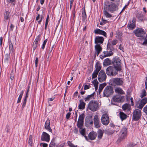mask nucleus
<instances>
[{"instance_id": "1", "label": "nucleus", "mask_w": 147, "mask_h": 147, "mask_svg": "<svg viewBox=\"0 0 147 147\" xmlns=\"http://www.w3.org/2000/svg\"><path fill=\"white\" fill-rule=\"evenodd\" d=\"M100 106L97 101L91 100L88 105V108L92 112H95L99 109Z\"/></svg>"}, {"instance_id": "2", "label": "nucleus", "mask_w": 147, "mask_h": 147, "mask_svg": "<svg viewBox=\"0 0 147 147\" xmlns=\"http://www.w3.org/2000/svg\"><path fill=\"white\" fill-rule=\"evenodd\" d=\"M119 5V3L116 2L109 3L106 5V9L109 11L113 13L118 10Z\"/></svg>"}, {"instance_id": "3", "label": "nucleus", "mask_w": 147, "mask_h": 147, "mask_svg": "<svg viewBox=\"0 0 147 147\" xmlns=\"http://www.w3.org/2000/svg\"><path fill=\"white\" fill-rule=\"evenodd\" d=\"M9 47V53L5 55L4 61L5 62L8 63L10 60V53L11 55L14 52V49L13 45L11 40L8 41Z\"/></svg>"}, {"instance_id": "4", "label": "nucleus", "mask_w": 147, "mask_h": 147, "mask_svg": "<svg viewBox=\"0 0 147 147\" xmlns=\"http://www.w3.org/2000/svg\"><path fill=\"white\" fill-rule=\"evenodd\" d=\"M133 33L136 36L140 37L142 39H144L146 34V32L141 28L136 29L133 31Z\"/></svg>"}, {"instance_id": "5", "label": "nucleus", "mask_w": 147, "mask_h": 147, "mask_svg": "<svg viewBox=\"0 0 147 147\" xmlns=\"http://www.w3.org/2000/svg\"><path fill=\"white\" fill-rule=\"evenodd\" d=\"M118 71L114 67L109 66L107 69L106 72L108 75L113 76L117 74Z\"/></svg>"}, {"instance_id": "6", "label": "nucleus", "mask_w": 147, "mask_h": 147, "mask_svg": "<svg viewBox=\"0 0 147 147\" xmlns=\"http://www.w3.org/2000/svg\"><path fill=\"white\" fill-rule=\"evenodd\" d=\"M113 64L117 71H120L121 69V60L118 58L114 59L113 61Z\"/></svg>"}, {"instance_id": "7", "label": "nucleus", "mask_w": 147, "mask_h": 147, "mask_svg": "<svg viewBox=\"0 0 147 147\" xmlns=\"http://www.w3.org/2000/svg\"><path fill=\"white\" fill-rule=\"evenodd\" d=\"M113 92V90L111 86H107L104 90L103 95L105 96L108 97L112 94Z\"/></svg>"}, {"instance_id": "8", "label": "nucleus", "mask_w": 147, "mask_h": 147, "mask_svg": "<svg viewBox=\"0 0 147 147\" xmlns=\"http://www.w3.org/2000/svg\"><path fill=\"white\" fill-rule=\"evenodd\" d=\"M141 116V111L139 109H136L134 110L133 114V119L135 120H138Z\"/></svg>"}, {"instance_id": "9", "label": "nucleus", "mask_w": 147, "mask_h": 147, "mask_svg": "<svg viewBox=\"0 0 147 147\" xmlns=\"http://www.w3.org/2000/svg\"><path fill=\"white\" fill-rule=\"evenodd\" d=\"M106 78V75L105 72L103 70L101 71L99 73L98 76V79L100 82L105 81Z\"/></svg>"}, {"instance_id": "10", "label": "nucleus", "mask_w": 147, "mask_h": 147, "mask_svg": "<svg viewBox=\"0 0 147 147\" xmlns=\"http://www.w3.org/2000/svg\"><path fill=\"white\" fill-rule=\"evenodd\" d=\"M124 100V97L120 95H116L113 96L111 100L112 102H123Z\"/></svg>"}, {"instance_id": "11", "label": "nucleus", "mask_w": 147, "mask_h": 147, "mask_svg": "<svg viewBox=\"0 0 147 147\" xmlns=\"http://www.w3.org/2000/svg\"><path fill=\"white\" fill-rule=\"evenodd\" d=\"M102 123L104 125H107L109 122V118L108 115L106 114L103 115L101 118Z\"/></svg>"}, {"instance_id": "12", "label": "nucleus", "mask_w": 147, "mask_h": 147, "mask_svg": "<svg viewBox=\"0 0 147 147\" xmlns=\"http://www.w3.org/2000/svg\"><path fill=\"white\" fill-rule=\"evenodd\" d=\"M50 139V135L45 132H43L41 137V140L43 141L48 142Z\"/></svg>"}, {"instance_id": "13", "label": "nucleus", "mask_w": 147, "mask_h": 147, "mask_svg": "<svg viewBox=\"0 0 147 147\" xmlns=\"http://www.w3.org/2000/svg\"><path fill=\"white\" fill-rule=\"evenodd\" d=\"M127 134V129L125 127H123L121 129L119 134V138L122 140L125 139L126 136Z\"/></svg>"}, {"instance_id": "14", "label": "nucleus", "mask_w": 147, "mask_h": 147, "mask_svg": "<svg viewBox=\"0 0 147 147\" xmlns=\"http://www.w3.org/2000/svg\"><path fill=\"white\" fill-rule=\"evenodd\" d=\"M146 103H147V98L145 97L141 100L138 105H137V108L140 109H142Z\"/></svg>"}, {"instance_id": "15", "label": "nucleus", "mask_w": 147, "mask_h": 147, "mask_svg": "<svg viewBox=\"0 0 147 147\" xmlns=\"http://www.w3.org/2000/svg\"><path fill=\"white\" fill-rule=\"evenodd\" d=\"M104 40L103 37L97 36L95 38L94 42L96 44H102Z\"/></svg>"}, {"instance_id": "16", "label": "nucleus", "mask_w": 147, "mask_h": 147, "mask_svg": "<svg viewBox=\"0 0 147 147\" xmlns=\"http://www.w3.org/2000/svg\"><path fill=\"white\" fill-rule=\"evenodd\" d=\"M128 28L130 30H132L136 27V23L134 19L133 18L132 21L129 22L127 25Z\"/></svg>"}, {"instance_id": "17", "label": "nucleus", "mask_w": 147, "mask_h": 147, "mask_svg": "<svg viewBox=\"0 0 147 147\" xmlns=\"http://www.w3.org/2000/svg\"><path fill=\"white\" fill-rule=\"evenodd\" d=\"M113 82L115 84L118 86L121 85L123 84V82L122 79L119 78L113 79Z\"/></svg>"}, {"instance_id": "18", "label": "nucleus", "mask_w": 147, "mask_h": 147, "mask_svg": "<svg viewBox=\"0 0 147 147\" xmlns=\"http://www.w3.org/2000/svg\"><path fill=\"white\" fill-rule=\"evenodd\" d=\"M94 32L96 34H100L104 36L105 37H107V34L104 31L101 30L99 29H96Z\"/></svg>"}, {"instance_id": "19", "label": "nucleus", "mask_w": 147, "mask_h": 147, "mask_svg": "<svg viewBox=\"0 0 147 147\" xmlns=\"http://www.w3.org/2000/svg\"><path fill=\"white\" fill-rule=\"evenodd\" d=\"M95 49L96 51V53L97 54V56L100 53V52L102 51V48L100 46V44H96L95 46Z\"/></svg>"}, {"instance_id": "20", "label": "nucleus", "mask_w": 147, "mask_h": 147, "mask_svg": "<svg viewBox=\"0 0 147 147\" xmlns=\"http://www.w3.org/2000/svg\"><path fill=\"white\" fill-rule=\"evenodd\" d=\"M94 93L88 95L86 97L84 98L85 101L86 102H88L90 100L94 98Z\"/></svg>"}, {"instance_id": "21", "label": "nucleus", "mask_w": 147, "mask_h": 147, "mask_svg": "<svg viewBox=\"0 0 147 147\" xmlns=\"http://www.w3.org/2000/svg\"><path fill=\"white\" fill-rule=\"evenodd\" d=\"M97 134L95 132H90L88 135L89 138L91 140H94L96 138Z\"/></svg>"}, {"instance_id": "22", "label": "nucleus", "mask_w": 147, "mask_h": 147, "mask_svg": "<svg viewBox=\"0 0 147 147\" xmlns=\"http://www.w3.org/2000/svg\"><path fill=\"white\" fill-rule=\"evenodd\" d=\"M79 131L81 135L84 137L85 139L87 140V138L86 136V130L84 128H80Z\"/></svg>"}, {"instance_id": "23", "label": "nucleus", "mask_w": 147, "mask_h": 147, "mask_svg": "<svg viewBox=\"0 0 147 147\" xmlns=\"http://www.w3.org/2000/svg\"><path fill=\"white\" fill-rule=\"evenodd\" d=\"M86 105L85 103L84 102L83 100H80V104L78 106L79 109H83L85 108Z\"/></svg>"}, {"instance_id": "24", "label": "nucleus", "mask_w": 147, "mask_h": 147, "mask_svg": "<svg viewBox=\"0 0 147 147\" xmlns=\"http://www.w3.org/2000/svg\"><path fill=\"white\" fill-rule=\"evenodd\" d=\"M103 53L104 55L102 56L103 58L111 56L113 54L112 51H104L103 52Z\"/></svg>"}, {"instance_id": "25", "label": "nucleus", "mask_w": 147, "mask_h": 147, "mask_svg": "<svg viewBox=\"0 0 147 147\" xmlns=\"http://www.w3.org/2000/svg\"><path fill=\"white\" fill-rule=\"evenodd\" d=\"M130 105L127 104H125L122 106L123 109L124 110L127 111H129L130 109Z\"/></svg>"}, {"instance_id": "26", "label": "nucleus", "mask_w": 147, "mask_h": 147, "mask_svg": "<svg viewBox=\"0 0 147 147\" xmlns=\"http://www.w3.org/2000/svg\"><path fill=\"white\" fill-rule=\"evenodd\" d=\"M115 91L116 93L120 94H123L124 93V92L122 89L119 87L116 88L115 90Z\"/></svg>"}, {"instance_id": "27", "label": "nucleus", "mask_w": 147, "mask_h": 147, "mask_svg": "<svg viewBox=\"0 0 147 147\" xmlns=\"http://www.w3.org/2000/svg\"><path fill=\"white\" fill-rule=\"evenodd\" d=\"M111 63V60L109 58H107L104 60L103 64L105 66H107L110 65Z\"/></svg>"}, {"instance_id": "28", "label": "nucleus", "mask_w": 147, "mask_h": 147, "mask_svg": "<svg viewBox=\"0 0 147 147\" xmlns=\"http://www.w3.org/2000/svg\"><path fill=\"white\" fill-rule=\"evenodd\" d=\"M95 67L96 69L95 70L96 71L99 72L101 69V65L98 62H97L95 65Z\"/></svg>"}, {"instance_id": "29", "label": "nucleus", "mask_w": 147, "mask_h": 147, "mask_svg": "<svg viewBox=\"0 0 147 147\" xmlns=\"http://www.w3.org/2000/svg\"><path fill=\"white\" fill-rule=\"evenodd\" d=\"M120 117L122 120L125 119L127 117L126 115L123 112H120L119 113Z\"/></svg>"}, {"instance_id": "30", "label": "nucleus", "mask_w": 147, "mask_h": 147, "mask_svg": "<svg viewBox=\"0 0 147 147\" xmlns=\"http://www.w3.org/2000/svg\"><path fill=\"white\" fill-rule=\"evenodd\" d=\"M97 133H98V139H100L102 138L103 136V132L101 130L99 129Z\"/></svg>"}, {"instance_id": "31", "label": "nucleus", "mask_w": 147, "mask_h": 147, "mask_svg": "<svg viewBox=\"0 0 147 147\" xmlns=\"http://www.w3.org/2000/svg\"><path fill=\"white\" fill-rule=\"evenodd\" d=\"M9 12L6 11L4 14V19L7 20L9 17Z\"/></svg>"}, {"instance_id": "32", "label": "nucleus", "mask_w": 147, "mask_h": 147, "mask_svg": "<svg viewBox=\"0 0 147 147\" xmlns=\"http://www.w3.org/2000/svg\"><path fill=\"white\" fill-rule=\"evenodd\" d=\"M106 85V84L105 83L100 84L98 89L99 92V93H100L101 92V91L104 88L105 86Z\"/></svg>"}, {"instance_id": "33", "label": "nucleus", "mask_w": 147, "mask_h": 147, "mask_svg": "<svg viewBox=\"0 0 147 147\" xmlns=\"http://www.w3.org/2000/svg\"><path fill=\"white\" fill-rule=\"evenodd\" d=\"M146 91L144 89L143 90H142V91L140 93V97L142 98L143 97L145 96H146Z\"/></svg>"}, {"instance_id": "34", "label": "nucleus", "mask_w": 147, "mask_h": 147, "mask_svg": "<svg viewBox=\"0 0 147 147\" xmlns=\"http://www.w3.org/2000/svg\"><path fill=\"white\" fill-rule=\"evenodd\" d=\"M49 146H52V147H56V144L55 141V138H53Z\"/></svg>"}, {"instance_id": "35", "label": "nucleus", "mask_w": 147, "mask_h": 147, "mask_svg": "<svg viewBox=\"0 0 147 147\" xmlns=\"http://www.w3.org/2000/svg\"><path fill=\"white\" fill-rule=\"evenodd\" d=\"M103 13L107 18H110L112 17V15L106 10L103 11Z\"/></svg>"}, {"instance_id": "36", "label": "nucleus", "mask_w": 147, "mask_h": 147, "mask_svg": "<svg viewBox=\"0 0 147 147\" xmlns=\"http://www.w3.org/2000/svg\"><path fill=\"white\" fill-rule=\"evenodd\" d=\"M83 125V121H78L77 122V125L78 127L80 128L82 127Z\"/></svg>"}, {"instance_id": "37", "label": "nucleus", "mask_w": 147, "mask_h": 147, "mask_svg": "<svg viewBox=\"0 0 147 147\" xmlns=\"http://www.w3.org/2000/svg\"><path fill=\"white\" fill-rule=\"evenodd\" d=\"M82 18L83 21H84L86 18V15L85 11V9L82 11Z\"/></svg>"}, {"instance_id": "38", "label": "nucleus", "mask_w": 147, "mask_h": 147, "mask_svg": "<svg viewBox=\"0 0 147 147\" xmlns=\"http://www.w3.org/2000/svg\"><path fill=\"white\" fill-rule=\"evenodd\" d=\"M32 136L31 135L29 136V140H28V144L30 145V146H32Z\"/></svg>"}, {"instance_id": "39", "label": "nucleus", "mask_w": 147, "mask_h": 147, "mask_svg": "<svg viewBox=\"0 0 147 147\" xmlns=\"http://www.w3.org/2000/svg\"><path fill=\"white\" fill-rule=\"evenodd\" d=\"M98 72L94 70L92 74V78H94L96 77Z\"/></svg>"}, {"instance_id": "40", "label": "nucleus", "mask_w": 147, "mask_h": 147, "mask_svg": "<svg viewBox=\"0 0 147 147\" xmlns=\"http://www.w3.org/2000/svg\"><path fill=\"white\" fill-rule=\"evenodd\" d=\"M38 42L34 41L33 43L32 47L33 51H34L37 47Z\"/></svg>"}, {"instance_id": "41", "label": "nucleus", "mask_w": 147, "mask_h": 147, "mask_svg": "<svg viewBox=\"0 0 147 147\" xmlns=\"http://www.w3.org/2000/svg\"><path fill=\"white\" fill-rule=\"evenodd\" d=\"M41 36V34H39L38 35L36 38L35 40L34 41H35L36 42H39L40 40V36Z\"/></svg>"}, {"instance_id": "42", "label": "nucleus", "mask_w": 147, "mask_h": 147, "mask_svg": "<svg viewBox=\"0 0 147 147\" xmlns=\"http://www.w3.org/2000/svg\"><path fill=\"white\" fill-rule=\"evenodd\" d=\"M95 127L97 128H99L100 127V121H98L94 122Z\"/></svg>"}, {"instance_id": "43", "label": "nucleus", "mask_w": 147, "mask_h": 147, "mask_svg": "<svg viewBox=\"0 0 147 147\" xmlns=\"http://www.w3.org/2000/svg\"><path fill=\"white\" fill-rule=\"evenodd\" d=\"M45 128L48 131H50L51 132H52V130L50 126V125L45 126Z\"/></svg>"}, {"instance_id": "44", "label": "nucleus", "mask_w": 147, "mask_h": 147, "mask_svg": "<svg viewBox=\"0 0 147 147\" xmlns=\"http://www.w3.org/2000/svg\"><path fill=\"white\" fill-rule=\"evenodd\" d=\"M92 83L94 84L95 88H96L98 87V82L97 80H94L92 82Z\"/></svg>"}, {"instance_id": "45", "label": "nucleus", "mask_w": 147, "mask_h": 147, "mask_svg": "<svg viewBox=\"0 0 147 147\" xmlns=\"http://www.w3.org/2000/svg\"><path fill=\"white\" fill-rule=\"evenodd\" d=\"M84 115L83 114H81L80 115L79 117L78 121H82L84 122Z\"/></svg>"}, {"instance_id": "46", "label": "nucleus", "mask_w": 147, "mask_h": 147, "mask_svg": "<svg viewBox=\"0 0 147 147\" xmlns=\"http://www.w3.org/2000/svg\"><path fill=\"white\" fill-rule=\"evenodd\" d=\"M94 122H95L99 121V119L98 118V116L97 115H95L94 116Z\"/></svg>"}, {"instance_id": "47", "label": "nucleus", "mask_w": 147, "mask_h": 147, "mask_svg": "<svg viewBox=\"0 0 147 147\" xmlns=\"http://www.w3.org/2000/svg\"><path fill=\"white\" fill-rule=\"evenodd\" d=\"M47 41V39H46L45 40H44V42H43L42 45V49H45V45Z\"/></svg>"}, {"instance_id": "48", "label": "nucleus", "mask_w": 147, "mask_h": 147, "mask_svg": "<svg viewBox=\"0 0 147 147\" xmlns=\"http://www.w3.org/2000/svg\"><path fill=\"white\" fill-rule=\"evenodd\" d=\"M144 41L143 42L142 44L144 45H146L147 44V34L145 38L144 37Z\"/></svg>"}, {"instance_id": "49", "label": "nucleus", "mask_w": 147, "mask_h": 147, "mask_svg": "<svg viewBox=\"0 0 147 147\" xmlns=\"http://www.w3.org/2000/svg\"><path fill=\"white\" fill-rule=\"evenodd\" d=\"M27 100L25 99H23V103L22 106V109L24 108L25 107V106L26 102Z\"/></svg>"}, {"instance_id": "50", "label": "nucleus", "mask_w": 147, "mask_h": 147, "mask_svg": "<svg viewBox=\"0 0 147 147\" xmlns=\"http://www.w3.org/2000/svg\"><path fill=\"white\" fill-rule=\"evenodd\" d=\"M50 125V122L49 119L48 118L45 122V126Z\"/></svg>"}, {"instance_id": "51", "label": "nucleus", "mask_w": 147, "mask_h": 147, "mask_svg": "<svg viewBox=\"0 0 147 147\" xmlns=\"http://www.w3.org/2000/svg\"><path fill=\"white\" fill-rule=\"evenodd\" d=\"M41 146H42V147H47L48 144L45 143H41L40 144Z\"/></svg>"}, {"instance_id": "52", "label": "nucleus", "mask_w": 147, "mask_h": 147, "mask_svg": "<svg viewBox=\"0 0 147 147\" xmlns=\"http://www.w3.org/2000/svg\"><path fill=\"white\" fill-rule=\"evenodd\" d=\"M14 74L13 72H11L10 75V79L11 80H12L13 79Z\"/></svg>"}, {"instance_id": "53", "label": "nucleus", "mask_w": 147, "mask_h": 147, "mask_svg": "<svg viewBox=\"0 0 147 147\" xmlns=\"http://www.w3.org/2000/svg\"><path fill=\"white\" fill-rule=\"evenodd\" d=\"M71 115V113L70 112H69L67 113L66 116V118L67 119H68L69 118L70 116Z\"/></svg>"}, {"instance_id": "54", "label": "nucleus", "mask_w": 147, "mask_h": 147, "mask_svg": "<svg viewBox=\"0 0 147 147\" xmlns=\"http://www.w3.org/2000/svg\"><path fill=\"white\" fill-rule=\"evenodd\" d=\"M117 42V40H114L112 41L111 42L112 44L113 45H115Z\"/></svg>"}, {"instance_id": "55", "label": "nucleus", "mask_w": 147, "mask_h": 147, "mask_svg": "<svg viewBox=\"0 0 147 147\" xmlns=\"http://www.w3.org/2000/svg\"><path fill=\"white\" fill-rule=\"evenodd\" d=\"M67 144L70 147H74V145L71 143L70 141H68L67 142Z\"/></svg>"}, {"instance_id": "56", "label": "nucleus", "mask_w": 147, "mask_h": 147, "mask_svg": "<svg viewBox=\"0 0 147 147\" xmlns=\"http://www.w3.org/2000/svg\"><path fill=\"white\" fill-rule=\"evenodd\" d=\"M22 97V96H19L17 102V103H19L20 102Z\"/></svg>"}, {"instance_id": "57", "label": "nucleus", "mask_w": 147, "mask_h": 147, "mask_svg": "<svg viewBox=\"0 0 147 147\" xmlns=\"http://www.w3.org/2000/svg\"><path fill=\"white\" fill-rule=\"evenodd\" d=\"M38 62V58L37 57H36V59L35 61V66L36 67H37V64Z\"/></svg>"}, {"instance_id": "58", "label": "nucleus", "mask_w": 147, "mask_h": 147, "mask_svg": "<svg viewBox=\"0 0 147 147\" xmlns=\"http://www.w3.org/2000/svg\"><path fill=\"white\" fill-rule=\"evenodd\" d=\"M90 87V86L89 85H84V90H87Z\"/></svg>"}, {"instance_id": "59", "label": "nucleus", "mask_w": 147, "mask_h": 147, "mask_svg": "<svg viewBox=\"0 0 147 147\" xmlns=\"http://www.w3.org/2000/svg\"><path fill=\"white\" fill-rule=\"evenodd\" d=\"M144 111L147 115V105L144 107L143 109Z\"/></svg>"}, {"instance_id": "60", "label": "nucleus", "mask_w": 147, "mask_h": 147, "mask_svg": "<svg viewBox=\"0 0 147 147\" xmlns=\"http://www.w3.org/2000/svg\"><path fill=\"white\" fill-rule=\"evenodd\" d=\"M74 2V0H70V9H71V7L73 5V3Z\"/></svg>"}, {"instance_id": "61", "label": "nucleus", "mask_w": 147, "mask_h": 147, "mask_svg": "<svg viewBox=\"0 0 147 147\" xmlns=\"http://www.w3.org/2000/svg\"><path fill=\"white\" fill-rule=\"evenodd\" d=\"M9 2H11L12 3V4L13 5H15V1L16 0H9Z\"/></svg>"}, {"instance_id": "62", "label": "nucleus", "mask_w": 147, "mask_h": 147, "mask_svg": "<svg viewBox=\"0 0 147 147\" xmlns=\"http://www.w3.org/2000/svg\"><path fill=\"white\" fill-rule=\"evenodd\" d=\"M3 40V38L2 37H1L0 38V45L1 46H2V42Z\"/></svg>"}, {"instance_id": "63", "label": "nucleus", "mask_w": 147, "mask_h": 147, "mask_svg": "<svg viewBox=\"0 0 147 147\" xmlns=\"http://www.w3.org/2000/svg\"><path fill=\"white\" fill-rule=\"evenodd\" d=\"M49 19V16L48 15L47 17L46 20L45 24H48V21Z\"/></svg>"}, {"instance_id": "64", "label": "nucleus", "mask_w": 147, "mask_h": 147, "mask_svg": "<svg viewBox=\"0 0 147 147\" xmlns=\"http://www.w3.org/2000/svg\"><path fill=\"white\" fill-rule=\"evenodd\" d=\"M55 98V97H54L53 98H49L48 99V102H49V101H51L53 100Z\"/></svg>"}]
</instances>
